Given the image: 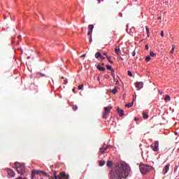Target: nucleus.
Segmentation results:
<instances>
[{
  "label": "nucleus",
  "mask_w": 179,
  "mask_h": 179,
  "mask_svg": "<svg viewBox=\"0 0 179 179\" xmlns=\"http://www.w3.org/2000/svg\"><path fill=\"white\" fill-rule=\"evenodd\" d=\"M98 3H100L101 2V0H97Z\"/></svg>",
  "instance_id": "43"
},
{
  "label": "nucleus",
  "mask_w": 179,
  "mask_h": 179,
  "mask_svg": "<svg viewBox=\"0 0 179 179\" xmlns=\"http://www.w3.org/2000/svg\"><path fill=\"white\" fill-rule=\"evenodd\" d=\"M73 92H74V93H75V88L73 89Z\"/></svg>",
  "instance_id": "46"
},
{
  "label": "nucleus",
  "mask_w": 179,
  "mask_h": 179,
  "mask_svg": "<svg viewBox=\"0 0 179 179\" xmlns=\"http://www.w3.org/2000/svg\"><path fill=\"white\" fill-rule=\"evenodd\" d=\"M106 68L108 71H110V72H115L114 69H113V67L108 64L106 65Z\"/></svg>",
  "instance_id": "17"
},
{
  "label": "nucleus",
  "mask_w": 179,
  "mask_h": 179,
  "mask_svg": "<svg viewBox=\"0 0 179 179\" xmlns=\"http://www.w3.org/2000/svg\"><path fill=\"white\" fill-rule=\"evenodd\" d=\"M15 167L16 169V171L18 174H21L22 176L26 172V167L24 166V164H20L19 162H15Z\"/></svg>",
  "instance_id": "2"
},
{
  "label": "nucleus",
  "mask_w": 179,
  "mask_h": 179,
  "mask_svg": "<svg viewBox=\"0 0 179 179\" xmlns=\"http://www.w3.org/2000/svg\"><path fill=\"white\" fill-rule=\"evenodd\" d=\"M82 30H83V28H82Z\"/></svg>",
  "instance_id": "51"
},
{
  "label": "nucleus",
  "mask_w": 179,
  "mask_h": 179,
  "mask_svg": "<svg viewBox=\"0 0 179 179\" xmlns=\"http://www.w3.org/2000/svg\"><path fill=\"white\" fill-rule=\"evenodd\" d=\"M39 73V75H41V76H45V74H44V73Z\"/></svg>",
  "instance_id": "35"
},
{
  "label": "nucleus",
  "mask_w": 179,
  "mask_h": 179,
  "mask_svg": "<svg viewBox=\"0 0 179 179\" xmlns=\"http://www.w3.org/2000/svg\"><path fill=\"white\" fill-rule=\"evenodd\" d=\"M73 111H76V110H78V106L77 105H73Z\"/></svg>",
  "instance_id": "26"
},
{
  "label": "nucleus",
  "mask_w": 179,
  "mask_h": 179,
  "mask_svg": "<svg viewBox=\"0 0 179 179\" xmlns=\"http://www.w3.org/2000/svg\"><path fill=\"white\" fill-rule=\"evenodd\" d=\"M106 166H107L108 167H111V166H113V161L108 160V161L107 162Z\"/></svg>",
  "instance_id": "19"
},
{
  "label": "nucleus",
  "mask_w": 179,
  "mask_h": 179,
  "mask_svg": "<svg viewBox=\"0 0 179 179\" xmlns=\"http://www.w3.org/2000/svg\"><path fill=\"white\" fill-rule=\"evenodd\" d=\"M134 120H135L136 122H138V121H139V118L135 117V118H134Z\"/></svg>",
  "instance_id": "36"
},
{
  "label": "nucleus",
  "mask_w": 179,
  "mask_h": 179,
  "mask_svg": "<svg viewBox=\"0 0 179 179\" xmlns=\"http://www.w3.org/2000/svg\"><path fill=\"white\" fill-rule=\"evenodd\" d=\"M53 178L59 179V176H57V171L53 172Z\"/></svg>",
  "instance_id": "23"
},
{
  "label": "nucleus",
  "mask_w": 179,
  "mask_h": 179,
  "mask_svg": "<svg viewBox=\"0 0 179 179\" xmlns=\"http://www.w3.org/2000/svg\"><path fill=\"white\" fill-rule=\"evenodd\" d=\"M145 30L148 34V37H149V28H148V27H145Z\"/></svg>",
  "instance_id": "32"
},
{
  "label": "nucleus",
  "mask_w": 179,
  "mask_h": 179,
  "mask_svg": "<svg viewBox=\"0 0 179 179\" xmlns=\"http://www.w3.org/2000/svg\"><path fill=\"white\" fill-rule=\"evenodd\" d=\"M169 170H170V164L166 165L164 168V174H167V173H169Z\"/></svg>",
  "instance_id": "12"
},
{
  "label": "nucleus",
  "mask_w": 179,
  "mask_h": 179,
  "mask_svg": "<svg viewBox=\"0 0 179 179\" xmlns=\"http://www.w3.org/2000/svg\"><path fill=\"white\" fill-rule=\"evenodd\" d=\"M110 73H111L112 76H113V78H115V76L114 75V72L113 73L112 71H110Z\"/></svg>",
  "instance_id": "38"
},
{
  "label": "nucleus",
  "mask_w": 179,
  "mask_h": 179,
  "mask_svg": "<svg viewBox=\"0 0 179 179\" xmlns=\"http://www.w3.org/2000/svg\"><path fill=\"white\" fill-rule=\"evenodd\" d=\"M106 58H107L108 62H110V64H114V62H113V60H111V56H107Z\"/></svg>",
  "instance_id": "20"
},
{
  "label": "nucleus",
  "mask_w": 179,
  "mask_h": 179,
  "mask_svg": "<svg viewBox=\"0 0 179 179\" xmlns=\"http://www.w3.org/2000/svg\"><path fill=\"white\" fill-rule=\"evenodd\" d=\"M93 29H94V25L90 24L88 26V30H90L87 33L88 36H92V33H93Z\"/></svg>",
  "instance_id": "9"
},
{
  "label": "nucleus",
  "mask_w": 179,
  "mask_h": 179,
  "mask_svg": "<svg viewBox=\"0 0 179 179\" xmlns=\"http://www.w3.org/2000/svg\"><path fill=\"white\" fill-rule=\"evenodd\" d=\"M117 92H118V89L117 87H115L114 89L111 91V93H113V94H115Z\"/></svg>",
  "instance_id": "18"
},
{
  "label": "nucleus",
  "mask_w": 179,
  "mask_h": 179,
  "mask_svg": "<svg viewBox=\"0 0 179 179\" xmlns=\"http://www.w3.org/2000/svg\"><path fill=\"white\" fill-rule=\"evenodd\" d=\"M107 149H108V146L106 147V148H100V151L99 153L101 155H103V153H104L106 152V150H107Z\"/></svg>",
  "instance_id": "13"
},
{
  "label": "nucleus",
  "mask_w": 179,
  "mask_h": 179,
  "mask_svg": "<svg viewBox=\"0 0 179 179\" xmlns=\"http://www.w3.org/2000/svg\"><path fill=\"white\" fill-rule=\"evenodd\" d=\"M104 164H106V162H104V161H100L99 162V166L101 167H102V166H104Z\"/></svg>",
  "instance_id": "25"
},
{
  "label": "nucleus",
  "mask_w": 179,
  "mask_h": 179,
  "mask_svg": "<svg viewBox=\"0 0 179 179\" xmlns=\"http://www.w3.org/2000/svg\"><path fill=\"white\" fill-rule=\"evenodd\" d=\"M150 148L154 152H159V141H155L154 144L150 145Z\"/></svg>",
  "instance_id": "6"
},
{
  "label": "nucleus",
  "mask_w": 179,
  "mask_h": 179,
  "mask_svg": "<svg viewBox=\"0 0 179 179\" xmlns=\"http://www.w3.org/2000/svg\"><path fill=\"white\" fill-rule=\"evenodd\" d=\"M120 59H122H122H122V57H121V58H120Z\"/></svg>",
  "instance_id": "48"
},
{
  "label": "nucleus",
  "mask_w": 179,
  "mask_h": 179,
  "mask_svg": "<svg viewBox=\"0 0 179 179\" xmlns=\"http://www.w3.org/2000/svg\"><path fill=\"white\" fill-rule=\"evenodd\" d=\"M135 55H136L135 52H133L132 56H133V57H135Z\"/></svg>",
  "instance_id": "42"
},
{
  "label": "nucleus",
  "mask_w": 179,
  "mask_h": 179,
  "mask_svg": "<svg viewBox=\"0 0 179 179\" xmlns=\"http://www.w3.org/2000/svg\"><path fill=\"white\" fill-rule=\"evenodd\" d=\"M83 23H85V21H83Z\"/></svg>",
  "instance_id": "50"
},
{
  "label": "nucleus",
  "mask_w": 179,
  "mask_h": 179,
  "mask_svg": "<svg viewBox=\"0 0 179 179\" xmlns=\"http://www.w3.org/2000/svg\"><path fill=\"white\" fill-rule=\"evenodd\" d=\"M150 170H152V166L143 164H140V171L142 174H146V173H149Z\"/></svg>",
  "instance_id": "4"
},
{
  "label": "nucleus",
  "mask_w": 179,
  "mask_h": 179,
  "mask_svg": "<svg viewBox=\"0 0 179 179\" xmlns=\"http://www.w3.org/2000/svg\"><path fill=\"white\" fill-rule=\"evenodd\" d=\"M7 173L8 176H10V177H15V172L12 169H8Z\"/></svg>",
  "instance_id": "11"
},
{
  "label": "nucleus",
  "mask_w": 179,
  "mask_h": 179,
  "mask_svg": "<svg viewBox=\"0 0 179 179\" xmlns=\"http://www.w3.org/2000/svg\"><path fill=\"white\" fill-rule=\"evenodd\" d=\"M105 79H110V76H108V74L104 76Z\"/></svg>",
  "instance_id": "33"
},
{
  "label": "nucleus",
  "mask_w": 179,
  "mask_h": 179,
  "mask_svg": "<svg viewBox=\"0 0 179 179\" xmlns=\"http://www.w3.org/2000/svg\"><path fill=\"white\" fill-rule=\"evenodd\" d=\"M90 42H92V38H90Z\"/></svg>",
  "instance_id": "45"
},
{
  "label": "nucleus",
  "mask_w": 179,
  "mask_h": 179,
  "mask_svg": "<svg viewBox=\"0 0 179 179\" xmlns=\"http://www.w3.org/2000/svg\"><path fill=\"white\" fill-rule=\"evenodd\" d=\"M100 59H106V57L101 56V58H100Z\"/></svg>",
  "instance_id": "40"
},
{
  "label": "nucleus",
  "mask_w": 179,
  "mask_h": 179,
  "mask_svg": "<svg viewBox=\"0 0 179 179\" xmlns=\"http://www.w3.org/2000/svg\"><path fill=\"white\" fill-rule=\"evenodd\" d=\"M96 69H98V71H101V72H104L106 71V68L101 67V66H100V65H98L96 66Z\"/></svg>",
  "instance_id": "14"
},
{
  "label": "nucleus",
  "mask_w": 179,
  "mask_h": 179,
  "mask_svg": "<svg viewBox=\"0 0 179 179\" xmlns=\"http://www.w3.org/2000/svg\"><path fill=\"white\" fill-rule=\"evenodd\" d=\"M131 168L125 162H117L109 173L110 179H122L129 176Z\"/></svg>",
  "instance_id": "1"
},
{
  "label": "nucleus",
  "mask_w": 179,
  "mask_h": 179,
  "mask_svg": "<svg viewBox=\"0 0 179 179\" xmlns=\"http://www.w3.org/2000/svg\"><path fill=\"white\" fill-rule=\"evenodd\" d=\"M161 36L164 37V32L163 31H161Z\"/></svg>",
  "instance_id": "34"
},
{
  "label": "nucleus",
  "mask_w": 179,
  "mask_h": 179,
  "mask_svg": "<svg viewBox=\"0 0 179 179\" xmlns=\"http://www.w3.org/2000/svg\"><path fill=\"white\" fill-rule=\"evenodd\" d=\"M146 50H149V46L148 45H145Z\"/></svg>",
  "instance_id": "41"
},
{
  "label": "nucleus",
  "mask_w": 179,
  "mask_h": 179,
  "mask_svg": "<svg viewBox=\"0 0 179 179\" xmlns=\"http://www.w3.org/2000/svg\"><path fill=\"white\" fill-rule=\"evenodd\" d=\"M102 65H104V63H103Z\"/></svg>",
  "instance_id": "49"
},
{
  "label": "nucleus",
  "mask_w": 179,
  "mask_h": 179,
  "mask_svg": "<svg viewBox=\"0 0 179 179\" xmlns=\"http://www.w3.org/2000/svg\"><path fill=\"white\" fill-rule=\"evenodd\" d=\"M117 113H118L120 117H124V110H122V109L118 108L117 109Z\"/></svg>",
  "instance_id": "10"
},
{
  "label": "nucleus",
  "mask_w": 179,
  "mask_h": 179,
  "mask_svg": "<svg viewBox=\"0 0 179 179\" xmlns=\"http://www.w3.org/2000/svg\"><path fill=\"white\" fill-rule=\"evenodd\" d=\"M150 57H156V54H155V52H153L152 51L150 52Z\"/></svg>",
  "instance_id": "28"
},
{
  "label": "nucleus",
  "mask_w": 179,
  "mask_h": 179,
  "mask_svg": "<svg viewBox=\"0 0 179 179\" xmlns=\"http://www.w3.org/2000/svg\"><path fill=\"white\" fill-rule=\"evenodd\" d=\"M165 101L167 103V101H170L171 99H170V96L169 95H166L165 99H164Z\"/></svg>",
  "instance_id": "24"
},
{
  "label": "nucleus",
  "mask_w": 179,
  "mask_h": 179,
  "mask_svg": "<svg viewBox=\"0 0 179 179\" xmlns=\"http://www.w3.org/2000/svg\"><path fill=\"white\" fill-rule=\"evenodd\" d=\"M98 80H100V78H98Z\"/></svg>",
  "instance_id": "47"
},
{
  "label": "nucleus",
  "mask_w": 179,
  "mask_h": 179,
  "mask_svg": "<svg viewBox=\"0 0 179 179\" xmlns=\"http://www.w3.org/2000/svg\"><path fill=\"white\" fill-rule=\"evenodd\" d=\"M86 57V55L84 54V55H83L80 56V58H83V57Z\"/></svg>",
  "instance_id": "39"
},
{
  "label": "nucleus",
  "mask_w": 179,
  "mask_h": 179,
  "mask_svg": "<svg viewBox=\"0 0 179 179\" xmlns=\"http://www.w3.org/2000/svg\"><path fill=\"white\" fill-rule=\"evenodd\" d=\"M143 118H144V120H146V118H149V115H148V113H143Z\"/></svg>",
  "instance_id": "22"
},
{
  "label": "nucleus",
  "mask_w": 179,
  "mask_h": 179,
  "mask_svg": "<svg viewBox=\"0 0 179 179\" xmlns=\"http://www.w3.org/2000/svg\"><path fill=\"white\" fill-rule=\"evenodd\" d=\"M69 176H66V173L65 172H61L59 174V179H69Z\"/></svg>",
  "instance_id": "7"
},
{
  "label": "nucleus",
  "mask_w": 179,
  "mask_h": 179,
  "mask_svg": "<svg viewBox=\"0 0 179 179\" xmlns=\"http://www.w3.org/2000/svg\"><path fill=\"white\" fill-rule=\"evenodd\" d=\"M115 52L117 55H119L121 53V50H120V48H118V47L116 46V48H115Z\"/></svg>",
  "instance_id": "15"
},
{
  "label": "nucleus",
  "mask_w": 179,
  "mask_h": 179,
  "mask_svg": "<svg viewBox=\"0 0 179 179\" xmlns=\"http://www.w3.org/2000/svg\"><path fill=\"white\" fill-rule=\"evenodd\" d=\"M111 108H113L112 106H109L108 107L104 108V113L103 115V118H105V120L107 119V117H108V114H110V112L111 111Z\"/></svg>",
  "instance_id": "5"
},
{
  "label": "nucleus",
  "mask_w": 179,
  "mask_h": 179,
  "mask_svg": "<svg viewBox=\"0 0 179 179\" xmlns=\"http://www.w3.org/2000/svg\"><path fill=\"white\" fill-rule=\"evenodd\" d=\"M103 55H105V57H106V58H107V57H108V55H107V52H103Z\"/></svg>",
  "instance_id": "37"
},
{
  "label": "nucleus",
  "mask_w": 179,
  "mask_h": 179,
  "mask_svg": "<svg viewBox=\"0 0 179 179\" xmlns=\"http://www.w3.org/2000/svg\"><path fill=\"white\" fill-rule=\"evenodd\" d=\"M83 89V84L78 85V90H82Z\"/></svg>",
  "instance_id": "30"
},
{
  "label": "nucleus",
  "mask_w": 179,
  "mask_h": 179,
  "mask_svg": "<svg viewBox=\"0 0 179 179\" xmlns=\"http://www.w3.org/2000/svg\"><path fill=\"white\" fill-rule=\"evenodd\" d=\"M133 106H134V102L129 103L126 104L125 107H127L128 108H129L130 107H132Z\"/></svg>",
  "instance_id": "21"
},
{
  "label": "nucleus",
  "mask_w": 179,
  "mask_h": 179,
  "mask_svg": "<svg viewBox=\"0 0 179 179\" xmlns=\"http://www.w3.org/2000/svg\"><path fill=\"white\" fill-rule=\"evenodd\" d=\"M135 86L138 90H141L143 87V82H138L135 83Z\"/></svg>",
  "instance_id": "8"
},
{
  "label": "nucleus",
  "mask_w": 179,
  "mask_h": 179,
  "mask_svg": "<svg viewBox=\"0 0 179 179\" xmlns=\"http://www.w3.org/2000/svg\"><path fill=\"white\" fill-rule=\"evenodd\" d=\"M160 19H162V17H158V20H159Z\"/></svg>",
  "instance_id": "44"
},
{
  "label": "nucleus",
  "mask_w": 179,
  "mask_h": 179,
  "mask_svg": "<svg viewBox=\"0 0 179 179\" xmlns=\"http://www.w3.org/2000/svg\"><path fill=\"white\" fill-rule=\"evenodd\" d=\"M101 53L100 52H97L95 54V58H96V59H99V58H101Z\"/></svg>",
  "instance_id": "16"
},
{
  "label": "nucleus",
  "mask_w": 179,
  "mask_h": 179,
  "mask_svg": "<svg viewBox=\"0 0 179 179\" xmlns=\"http://www.w3.org/2000/svg\"><path fill=\"white\" fill-rule=\"evenodd\" d=\"M145 61H147V62H149V61H150V56H147L145 57Z\"/></svg>",
  "instance_id": "31"
},
{
  "label": "nucleus",
  "mask_w": 179,
  "mask_h": 179,
  "mask_svg": "<svg viewBox=\"0 0 179 179\" xmlns=\"http://www.w3.org/2000/svg\"><path fill=\"white\" fill-rule=\"evenodd\" d=\"M174 50H176V46H173L172 47V49H171V50L170 52V54H173L174 52Z\"/></svg>",
  "instance_id": "27"
},
{
  "label": "nucleus",
  "mask_w": 179,
  "mask_h": 179,
  "mask_svg": "<svg viewBox=\"0 0 179 179\" xmlns=\"http://www.w3.org/2000/svg\"><path fill=\"white\" fill-rule=\"evenodd\" d=\"M36 176H45V177H50V175H48L45 171L34 169L31 172V178L34 179Z\"/></svg>",
  "instance_id": "3"
},
{
  "label": "nucleus",
  "mask_w": 179,
  "mask_h": 179,
  "mask_svg": "<svg viewBox=\"0 0 179 179\" xmlns=\"http://www.w3.org/2000/svg\"><path fill=\"white\" fill-rule=\"evenodd\" d=\"M127 75H128L129 76H130L131 78H132V72H131V71H127Z\"/></svg>",
  "instance_id": "29"
}]
</instances>
